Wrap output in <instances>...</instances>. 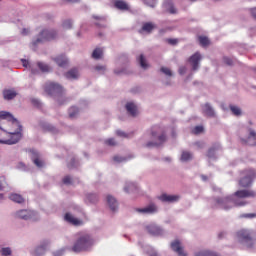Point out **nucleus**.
<instances>
[{
  "mask_svg": "<svg viewBox=\"0 0 256 256\" xmlns=\"http://www.w3.org/2000/svg\"><path fill=\"white\" fill-rule=\"evenodd\" d=\"M136 211L145 215H153V213H157V206H155V204H150L145 208H138Z\"/></svg>",
  "mask_w": 256,
  "mask_h": 256,
  "instance_id": "nucleus-12",
  "label": "nucleus"
},
{
  "mask_svg": "<svg viewBox=\"0 0 256 256\" xmlns=\"http://www.w3.org/2000/svg\"><path fill=\"white\" fill-rule=\"evenodd\" d=\"M1 254H2L3 256L11 255V248H9V247H7V248H2Z\"/></svg>",
  "mask_w": 256,
  "mask_h": 256,
  "instance_id": "nucleus-45",
  "label": "nucleus"
},
{
  "mask_svg": "<svg viewBox=\"0 0 256 256\" xmlns=\"http://www.w3.org/2000/svg\"><path fill=\"white\" fill-rule=\"evenodd\" d=\"M198 41H199L201 47H208V45H210V43H211L209 41V38H207L206 36H199Z\"/></svg>",
  "mask_w": 256,
  "mask_h": 256,
  "instance_id": "nucleus-29",
  "label": "nucleus"
},
{
  "mask_svg": "<svg viewBox=\"0 0 256 256\" xmlns=\"http://www.w3.org/2000/svg\"><path fill=\"white\" fill-rule=\"evenodd\" d=\"M37 66L39 67L40 71H42L43 73H48V71L51 70L49 65H47L43 62H38Z\"/></svg>",
  "mask_w": 256,
  "mask_h": 256,
  "instance_id": "nucleus-32",
  "label": "nucleus"
},
{
  "mask_svg": "<svg viewBox=\"0 0 256 256\" xmlns=\"http://www.w3.org/2000/svg\"><path fill=\"white\" fill-rule=\"evenodd\" d=\"M67 79H77L79 77V71L77 69H71L66 73Z\"/></svg>",
  "mask_w": 256,
  "mask_h": 256,
  "instance_id": "nucleus-26",
  "label": "nucleus"
},
{
  "mask_svg": "<svg viewBox=\"0 0 256 256\" xmlns=\"http://www.w3.org/2000/svg\"><path fill=\"white\" fill-rule=\"evenodd\" d=\"M242 143H245L246 145H256V133L255 130L249 129V135L247 140L242 139Z\"/></svg>",
  "mask_w": 256,
  "mask_h": 256,
  "instance_id": "nucleus-13",
  "label": "nucleus"
},
{
  "mask_svg": "<svg viewBox=\"0 0 256 256\" xmlns=\"http://www.w3.org/2000/svg\"><path fill=\"white\" fill-rule=\"evenodd\" d=\"M224 236H225L224 232H221V233L218 234L219 239H223Z\"/></svg>",
  "mask_w": 256,
  "mask_h": 256,
  "instance_id": "nucleus-58",
  "label": "nucleus"
},
{
  "mask_svg": "<svg viewBox=\"0 0 256 256\" xmlns=\"http://www.w3.org/2000/svg\"><path fill=\"white\" fill-rule=\"evenodd\" d=\"M242 219H255L256 213H247L240 215Z\"/></svg>",
  "mask_w": 256,
  "mask_h": 256,
  "instance_id": "nucleus-39",
  "label": "nucleus"
},
{
  "mask_svg": "<svg viewBox=\"0 0 256 256\" xmlns=\"http://www.w3.org/2000/svg\"><path fill=\"white\" fill-rule=\"evenodd\" d=\"M195 256H219V254L209 250H202L200 252H197Z\"/></svg>",
  "mask_w": 256,
  "mask_h": 256,
  "instance_id": "nucleus-28",
  "label": "nucleus"
},
{
  "mask_svg": "<svg viewBox=\"0 0 256 256\" xmlns=\"http://www.w3.org/2000/svg\"><path fill=\"white\" fill-rule=\"evenodd\" d=\"M224 63L226 65H233V60L231 58L224 57Z\"/></svg>",
  "mask_w": 256,
  "mask_h": 256,
  "instance_id": "nucleus-53",
  "label": "nucleus"
},
{
  "mask_svg": "<svg viewBox=\"0 0 256 256\" xmlns=\"http://www.w3.org/2000/svg\"><path fill=\"white\" fill-rule=\"evenodd\" d=\"M68 167L71 169V168L75 167V165H73V164H68Z\"/></svg>",
  "mask_w": 256,
  "mask_h": 256,
  "instance_id": "nucleus-62",
  "label": "nucleus"
},
{
  "mask_svg": "<svg viewBox=\"0 0 256 256\" xmlns=\"http://www.w3.org/2000/svg\"><path fill=\"white\" fill-rule=\"evenodd\" d=\"M255 197V190L242 189L236 191L232 196L217 198L215 200V203L217 207H220V209H224V211H229V209H233V207H245V205H249V202L245 199H255Z\"/></svg>",
  "mask_w": 256,
  "mask_h": 256,
  "instance_id": "nucleus-2",
  "label": "nucleus"
},
{
  "mask_svg": "<svg viewBox=\"0 0 256 256\" xmlns=\"http://www.w3.org/2000/svg\"><path fill=\"white\" fill-rule=\"evenodd\" d=\"M27 33H29V30H27V29L22 30V35H27Z\"/></svg>",
  "mask_w": 256,
  "mask_h": 256,
  "instance_id": "nucleus-60",
  "label": "nucleus"
},
{
  "mask_svg": "<svg viewBox=\"0 0 256 256\" xmlns=\"http://www.w3.org/2000/svg\"><path fill=\"white\" fill-rule=\"evenodd\" d=\"M239 243H249L253 241V233L249 230L242 229L236 233Z\"/></svg>",
  "mask_w": 256,
  "mask_h": 256,
  "instance_id": "nucleus-8",
  "label": "nucleus"
},
{
  "mask_svg": "<svg viewBox=\"0 0 256 256\" xmlns=\"http://www.w3.org/2000/svg\"><path fill=\"white\" fill-rule=\"evenodd\" d=\"M170 247L172 251H174V253H177L178 256H187V252H185L181 241L174 240L173 242H171Z\"/></svg>",
  "mask_w": 256,
  "mask_h": 256,
  "instance_id": "nucleus-9",
  "label": "nucleus"
},
{
  "mask_svg": "<svg viewBox=\"0 0 256 256\" xmlns=\"http://www.w3.org/2000/svg\"><path fill=\"white\" fill-rule=\"evenodd\" d=\"M126 111L132 116V117H137L139 111L137 110V105L133 102H128L126 104Z\"/></svg>",
  "mask_w": 256,
  "mask_h": 256,
  "instance_id": "nucleus-16",
  "label": "nucleus"
},
{
  "mask_svg": "<svg viewBox=\"0 0 256 256\" xmlns=\"http://www.w3.org/2000/svg\"><path fill=\"white\" fill-rule=\"evenodd\" d=\"M124 191L126 193H137L139 191V188H137V185L134 183H129L124 187Z\"/></svg>",
  "mask_w": 256,
  "mask_h": 256,
  "instance_id": "nucleus-24",
  "label": "nucleus"
},
{
  "mask_svg": "<svg viewBox=\"0 0 256 256\" xmlns=\"http://www.w3.org/2000/svg\"><path fill=\"white\" fill-rule=\"evenodd\" d=\"M54 61L59 65V67H65L69 61L64 55H60L54 59Z\"/></svg>",
  "mask_w": 256,
  "mask_h": 256,
  "instance_id": "nucleus-23",
  "label": "nucleus"
},
{
  "mask_svg": "<svg viewBox=\"0 0 256 256\" xmlns=\"http://www.w3.org/2000/svg\"><path fill=\"white\" fill-rule=\"evenodd\" d=\"M201 59H203V57L199 52H196L189 57L188 61L192 65L193 71H197V69H199V63L201 62Z\"/></svg>",
  "mask_w": 256,
  "mask_h": 256,
  "instance_id": "nucleus-10",
  "label": "nucleus"
},
{
  "mask_svg": "<svg viewBox=\"0 0 256 256\" xmlns=\"http://www.w3.org/2000/svg\"><path fill=\"white\" fill-rule=\"evenodd\" d=\"M47 250V248L45 247V245H42V246H40V247H38L37 249H36V255L37 256H41V255H44L45 254V251Z\"/></svg>",
  "mask_w": 256,
  "mask_h": 256,
  "instance_id": "nucleus-36",
  "label": "nucleus"
},
{
  "mask_svg": "<svg viewBox=\"0 0 256 256\" xmlns=\"http://www.w3.org/2000/svg\"><path fill=\"white\" fill-rule=\"evenodd\" d=\"M114 73H116V75H120L121 74V72H119L117 70H115Z\"/></svg>",
  "mask_w": 256,
  "mask_h": 256,
  "instance_id": "nucleus-63",
  "label": "nucleus"
},
{
  "mask_svg": "<svg viewBox=\"0 0 256 256\" xmlns=\"http://www.w3.org/2000/svg\"><path fill=\"white\" fill-rule=\"evenodd\" d=\"M93 243L94 240L91 235L87 233L79 234V237L77 238L76 242L72 247V251L74 253H81V251H87L88 249H91V247H93Z\"/></svg>",
  "mask_w": 256,
  "mask_h": 256,
  "instance_id": "nucleus-3",
  "label": "nucleus"
},
{
  "mask_svg": "<svg viewBox=\"0 0 256 256\" xmlns=\"http://www.w3.org/2000/svg\"><path fill=\"white\" fill-rule=\"evenodd\" d=\"M55 39H57V31L45 29L42 30L39 37L33 42V45L35 46L38 43H45V41H55Z\"/></svg>",
  "mask_w": 256,
  "mask_h": 256,
  "instance_id": "nucleus-6",
  "label": "nucleus"
},
{
  "mask_svg": "<svg viewBox=\"0 0 256 256\" xmlns=\"http://www.w3.org/2000/svg\"><path fill=\"white\" fill-rule=\"evenodd\" d=\"M230 110L232 111L233 115L239 116L241 115V108L237 107V106H230Z\"/></svg>",
  "mask_w": 256,
  "mask_h": 256,
  "instance_id": "nucleus-35",
  "label": "nucleus"
},
{
  "mask_svg": "<svg viewBox=\"0 0 256 256\" xmlns=\"http://www.w3.org/2000/svg\"><path fill=\"white\" fill-rule=\"evenodd\" d=\"M185 73H187V67L181 66V67L179 68V74H180V75H185Z\"/></svg>",
  "mask_w": 256,
  "mask_h": 256,
  "instance_id": "nucleus-50",
  "label": "nucleus"
},
{
  "mask_svg": "<svg viewBox=\"0 0 256 256\" xmlns=\"http://www.w3.org/2000/svg\"><path fill=\"white\" fill-rule=\"evenodd\" d=\"M107 203L111 211H117V207H118L117 200L113 196L111 195L107 196Z\"/></svg>",
  "mask_w": 256,
  "mask_h": 256,
  "instance_id": "nucleus-21",
  "label": "nucleus"
},
{
  "mask_svg": "<svg viewBox=\"0 0 256 256\" xmlns=\"http://www.w3.org/2000/svg\"><path fill=\"white\" fill-rule=\"evenodd\" d=\"M79 114V108L77 107H71L69 109V117L70 119H73L75 116H77Z\"/></svg>",
  "mask_w": 256,
  "mask_h": 256,
  "instance_id": "nucleus-34",
  "label": "nucleus"
},
{
  "mask_svg": "<svg viewBox=\"0 0 256 256\" xmlns=\"http://www.w3.org/2000/svg\"><path fill=\"white\" fill-rule=\"evenodd\" d=\"M32 216H33V213L29 210H20L16 213V217L18 219H24L25 221H27L28 219H31Z\"/></svg>",
  "mask_w": 256,
  "mask_h": 256,
  "instance_id": "nucleus-17",
  "label": "nucleus"
},
{
  "mask_svg": "<svg viewBox=\"0 0 256 256\" xmlns=\"http://www.w3.org/2000/svg\"><path fill=\"white\" fill-rule=\"evenodd\" d=\"M87 199H88V201H90V203H97V200H98L96 194H89L87 196Z\"/></svg>",
  "mask_w": 256,
  "mask_h": 256,
  "instance_id": "nucleus-40",
  "label": "nucleus"
},
{
  "mask_svg": "<svg viewBox=\"0 0 256 256\" xmlns=\"http://www.w3.org/2000/svg\"><path fill=\"white\" fill-rule=\"evenodd\" d=\"M23 139V127L13 114L0 111V143L2 145H17Z\"/></svg>",
  "mask_w": 256,
  "mask_h": 256,
  "instance_id": "nucleus-1",
  "label": "nucleus"
},
{
  "mask_svg": "<svg viewBox=\"0 0 256 256\" xmlns=\"http://www.w3.org/2000/svg\"><path fill=\"white\" fill-rule=\"evenodd\" d=\"M62 183H64V185H73V178H71V176H65L62 179Z\"/></svg>",
  "mask_w": 256,
  "mask_h": 256,
  "instance_id": "nucleus-37",
  "label": "nucleus"
},
{
  "mask_svg": "<svg viewBox=\"0 0 256 256\" xmlns=\"http://www.w3.org/2000/svg\"><path fill=\"white\" fill-rule=\"evenodd\" d=\"M152 139H156L154 142H148L146 147H159L167 141V136L165 135V130L161 126H153L151 129Z\"/></svg>",
  "mask_w": 256,
  "mask_h": 256,
  "instance_id": "nucleus-4",
  "label": "nucleus"
},
{
  "mask_svg": "<svg viewBox=\"0 0 256 256\" xmlns=\"http://www.w3.org/2000/svg\"><path fill=\"white\" fill-rule=\"evenodd\" d=\"M103 57V49L101 48H96L93 53H92V58L93 59H101Z\"/></svg>",
  "mask_w": 256,
  "mask_h": 256,
  "instance_id": "nucleus-30",
  "label": "nucleus"
},
{
  "mask_svg": "<svg viewBox=\"0 0 256 256\" xmlns=\"http://www.w3.org/2000/svg\"><path fill=\"white\" fill-rule=\"evenodd\" d=\"M5 184H6L5 177L4 176L0 177V191H3V187H5Z\"/></svg>",
  "mask_w": 256,
  "mask_h": 256,
  "instance_id": "nucleus-47",
  "label": "nucleus"
},
{
  "mask_svg": "<svg viewBox=\"0 0 256 256\" xmlns=\"http://www.w3.org/2000/svg\"><path fill=\"white\" fill-rule=\"evenodd\" d=\"M21 62L23 67H29V61H27L26 59H22Z\"/></svg>",
  "mask_w": 256,
  "mask_h": 256,
  "instance_id": "nucleus-55",
  "label": "nucleus"
},
{
  "mask_svg": "<svg viewBox=\"0 0 256 256\" xmlns=\"http://www.w3.org/2000/svg\"><path fill=\"white\" fill-rule=\"evenodd\" d=\"M44 91L47 95H61V93H63V86L57 83L48 82L44 85Z\"/></svg>",
  "mask_w": 256,
  "mask_h": 256,
  "instance_id": "nucleus-7",
  "label": "nucleus"
},
{
  "mask_svg": "<svg viewBox=\"0 0 256 256\" xmlns=\"http://www.w3.org/2000/svg\"><path fill=\"white\" fill-rule=\"evenodd\" d=\"M32 105H34V107H41V102L38 99H33Z\"/></svg>",
  "mask_w": 256,
  "mask_h": 256,
  "instance_id": "nucleus-51",
  "label": "nucleus"
},
{
  "mask_svg": "<svg viewBox=\"0 0 256 256\" xmlns=\"http://www.w3.org/2000/svg\"><path fill=\"white\" fill-rule=\"evenodd\" d=\"M3 97L7 101H11V99H15V97H17V92H15V90H4Z\"/></svg>",
  "mask_w": 256,
  "mask_h": 256,
  "instance_id": "nucleus-22",
  "label": "nucleus"
},
{
  "mask_svg": "<svg viewBox=\"0 0 256 256\" xmlns=\"http://www.w3.org/2000/svg\"><path fill=\"white\" fill-rule=\"evenodd\" d=\"M211 153H214V150H213V149H210V150L208 151V157H211Z\"/></svg>",
  "mask_w": 256,
  "mask_h": 256,
  "instance_id": "nucleus-61",
  "label": "nucleus"
},
{
  "mask_svg": "<svg viewBox=\"0 0 256 256\" xmlns=\"http://www.w3.org/2000/svg\"><path fill=\"white\" fill-rule=\"evenodd\" d=\"M145 5H148V7H155L157 5V0H144Z\"/></svg>",
  "mask_w": 256,
  "mask_h": 256,
  "instance_id": "nucleus-42",
  "label": "nucleus"
},
{
  "mask_svg": "<svg viewBox=\"0 0 256 256\" xmlns=\"http://www.w3.org/2000/svg\"><path fill=\"white\" fill-rule=\"evenodd\" d=\"M68 3H79V0H66Z\"/></svg>",
  "mask_w": 256,
  "mask_h": 256,
  "instance_id": "nucleus-59",
  "label": "nucleus"
},
{
  "mask_svg": "<svg viewBox=\"0 0 256 256\" xmlns=\"http://www.w3.org/2000/svg\"><path fill=\"white\" fill-rule=\"evenodd\" d=\"M106 145H110L111 147L117 145V142H115V139L110 138L108 140H106Z\"/></svg>",
  "mask_w": 256,
  "mask_h": 256,
  "instance_id": "nucleus-46",
  "label": "nucleus"
},
{
  "mask_svg": "<svg viewBox=\"0 0 256 256\" xmlns=\"http://www.w3.org/2000/svg\"><path fill=\"white\" fill-rule=\"evenodd\" d=\"M63 29H71L73 27V22L71 20H66L62 23Z\"/></svg>",
  "mask_w": 256,
  "mask_h": 256,
  "instance_id": "nucleus-38",
  "label": "nucleus"
},
{
  "mask_svg": "<svg viewBox=\"0 0 256 256\" xmlns=\"http://www.w3.org/2000/svg\"><path fill=\"white\" fill-rule=\"evenodd\" d=\"M169 13H171L172 15H175V13H177V9L175 8V6L171 5L168 9Z\"/></svg>",
  "mask_w": 256,
  "mask_h": 256,
  "instance_id": "nucleus-52",
  "label": "nucleus"
},
{
  "mask_svg": "<svg viewBox=\"0 0 256 256\" xmlns=\"http://www.w3.org/2000/svg\"><path fill=\"white\" fill-rule=\"evenodd\" d=\"M146 229L150 235H163V229L155 224L148 225Z\"/></svg>",
  "mask_w": 256,
  "mask_h": 256,
  "instance_id": "nucleus-15",
  "label": "nucleus"
},
{
  "mask_svg": "<svg viewBox=\"0 0 256 256\" xmlns=\"http://www.w3.org/2000/svg\"><path fill=\"white\" fill-rule=\"evenodd\" d=\"M116 134L118 135V137H127V135H125V132L121 130L116 131Z\"/></svg>",
  "mask_w": 256,
  "mask_h": 256,
  "instance_id": "nucleus-54",
  "label": "nucleus"
},
{
  "mask_svg": "<svg viewBox=\"0 0 256 256\" xmlns=\"http://www.w3.org/2000/svg\"><path fill=\"white\" fill-rule=\"evenodd\" d=\"M9 199L11 201H14V203H24L25 199H23V197L19 194H11L9 196Z\"/></svg>",
  "mask_w": 256,
  "mask_h": 256,
  "instance_id": "nucleus-27",
  "label": "nucleus"
},
{
  "mask_svg": "<svg viewBox=\"0 0 256 256\" xmlns=\"http://www.w3.org/2000/svg\"><path fill=\"white\" fill-rule=\"evenodd\" d=\"M153 29H155V24H153L152 22H146L143 24L142 30H140V33L141 31H145L146 33H151Z\"/></svg>",
  "mask_w": 256,
  "mask_h": 256,
  "instance_id": "nucleus-25",
  "label": "nucleus"
},
{
  "mask_svg": "<svg viewBox=\"0 0 256 256\" xmlns=\"http://www.w3.org/2000/svg\"><path fill=\"white\" fill-rule=\"evenodd\" d=\"M193 159V154L187 151H183L181 155V161H191Z\"/></svg>",
  "mask_w": 256,
  "mask_h": 256,
  "instance_id": "nucleus-31",
  "label": "nucleus"
},
{
  "mask_svg": "<svg viewBox=\"0 0 256 256\" xmlns=\"http://www.w3.org/2000/svg\"><path fill=\"white\" fill-rule=\"evenodd\" d=\"M64 221H66L67 223H70V225H74L75 227H79L80 225H83V221L79 220V218H76L71 213L65 214Z\"/></svg>",
  "mask_w": 256,
  "mask_h": 256,
  "instance_id": "nucleus-11",
  "label": "nucleus"
},
{
  "mask_svg": "<svg viewBox=\"0 0 256 256\" xmlns=\"http://www.w3.org/2000/svg\"><path fill=\"white\" fill-rule=\"evenodd\" d=\"M152 256H157V253L152 254Z\"/></svg>",
  "mask_w": 256,
  "mask_h": 256,
  "instance_id": "nucleus-64",
  "label": "nucleus"
},
{
  "mask_svg": "<svg viewBox=\"0 0 256 256\" xmlns=\"http://www.w3.org/2000/svg\"><path fill=\"white\" fill-rule=\"evenodd\" d=\"M94 19L98 20V21H105V17H101V16H93Z\"/></svg>",
  "mask_w": 256,
  "mask_h": 256,
  "instance_id": "nucleus-57",
  "label": "nucleus"
},
{
  "mask_svg": "<svg viewBox=\"0 0 256 256\" xmlns=\"http://www.w3.org/2000/svg\"><path fill=\"white\" fill-rule=\"evenodd\" d=\"M160 71L162 73H164V75H167L168 77H171V75H173V73L171 72V69L167 68V67H162L160 69Z\"/></svg>",
  "mask_w": 256,
  "mask_h": 256,
  "instance_id": "nucleus-41",
  "label": "nucleus"
},
{
  "mask_svg": "<svg viewBox=\"0 0 256 256\" xmlns=\"http://www.w3.org/2000/svg\"><path fill=\"white\" fill-rule=\"evenodd\" d=\"M34 165H36V167H38L39 169H41V167H43L45 165V162H43V160H41V158L39 157V153L37 152H32V157H31Z\"/></svg>",
  "mask_w": 256,
  "mask_h": 256,
  "instance_id": "nucleus-19",
  "label": "nucleus"
},
{
  "mask_svg": "<svg viewBox=\"0 0 256 256\" xmlns=\"http://www.w3.org/2000/svg\"><path fill=\"white\" fill-rule=\"evenodd\" d=\"M167 43H169V45H177L179 43L178 39H167Z\"/></svg>",
  "mask_w": 256,
  "mask_h": 256,
  "instance_id": "nucleus-49",
  "label": "nucleus"
},
{
  "mask_svg": "<svg viewBox=\"0 0 256 256\" xmlns=\"http://www.w3.org/2000/svg\"><path fill=\"white\" fill-rule=\"evenodd\" d=\"M113 161H115V163H123V161H127V159L121 156H114Z\"/></svg>",
  "mask_w": 256,
  "mask_h": 256,
  "instance_id": "nucleus-44",
  "label": "nucleus"
},
{
  "mask_svg": "<svg viewBox=\"0 0 256 256\" xmlns=\"http://www.w3.org/2000/svg\"><path fill=\"white\" fill-rule=\"evenodd\" d=\"M194 135H199V133H203V126H196L193 129Z\"/></svg>",
  "mask_w": 256,
  "mask_h": 256,
  "instance_id": "nucleus-43",
  "label": "nucleus"
},
{
  "mask_svg": "<svg viewBox=\"0 0 256 256\" xmlns=\"http://www.w3.org/2000/svg\"><path fill=\"white\" fill-rule=\"evenodd\" d=\"M96 71H105V66H96Z\"/></svg>",
  "mask_w": 256,
  "mask_h": 256,
  "instance_id": "nucleus-56",
  "label": "nucleus"
},
{
  "mask_svg": "<svg viewBox=\"0 0 256 256\" xmlns=\"http://www.w3.org/2000/svg\"><path fill=\"white\" fill-rule=\"evenodd\" d=\"M203 113L206 115V117H215V110H213V107L209 103H206L203 106Z\"/></svg>",
  "mask_w": 256,
  "mask_h": 256,
  "instance_id": "nucleus-20",
  "label": "nucleus"
},
{
  "mask_svg": "<svg viewBox=\"0 0 256 256\" xmlns=\"http://www.w3.org/2000/svg\"><path fill=\"white\" fill-rule=\"evenodd\" d=\"M138 61L140 63V66L142 67V69H148L149 64H147V60L145 59V56L143 54L140 55Z\"/></svg>",
  "mask_w": 256,
  "mask_h": 256,
  "instance_id": "nucleus-33",
  "label": "nucleus"
},
{
  "mask_svg": "<svg viewBox=\"0 0 256 256\" xmlns=\"http://www.w3.org/2000/svg\"><path fill=\"white\" fill-rule=\"evenodd\" d=\"M249 13H250L251 17H253V19L256 20V7L250 8Z\"/></svg>",
  "mask_w": 256,
  "mask_h": 256,
  "instance_id": "nucleus-48",
  "label": "nucleus"
},
{
  "mask_svg": "<svg viewBox=\"0 0 256 256\" xmlns=\"http://www.w3.org/2000/svg\"><path fill=\"white\" fill-rule=\"evenodd\" d=\"M114 7L119 11H129V4L123 0L114 1Z\"/></svg>",
  "mask_w": 256,
  "mask_h": 256,
  "instance_id": "nucleus-18",
  "label": "nucleus"
},
{
  "mask_svg": "<svg viewBox=\"0 0 256 256\" xmlns=\"http://www.w3.org/2000/svg\"><path fill=\"white\" fill-rule=\"evenodd\" d=\"M256 172L254 169H248L240 172V179L238 180V185L242 189H249L255 181Z\"/></svg>",
  "mask_w": 256,
  "mask_h": 256,
  "instance_id": "nucleus-5",
  "label": "nucleus"
},
{
  "mask_svg": "<svg viewBox=\"0 0 256 256\" xmlns=\"http://www.w3.org/2000/svg\"><path fill=\"white\" fill-rule=\"evenodd\" d=\"M159 199L160 201H163V203H175L179 201V196L162 194L161 196H159Z\"/></svg>",
  "mask_w": 256,
  "mask_h": 256,
  "instance_id": "nucleus-14",
  "label": "nucleus"
}]
</instances>
